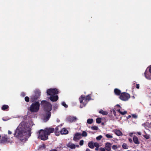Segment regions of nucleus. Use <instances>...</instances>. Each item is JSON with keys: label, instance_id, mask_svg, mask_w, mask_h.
<instances>
[{"label": "nucleus", "instance_id": "obj_28", "mask_svg": "<svg viewBox=\"0 0 151 151\" xmlns=\"http://www.w3.org/2000/svg\"><path fill=\"white\" fill-rule=\"evenodd\" d=\"M87 132L85 131H83L82 132V134H81V136H82L83 137H86L87 136Z\"/></svg>", "mask_w": 151, "mask_h": 151}, {"label": "nucleus", "instance_id": "obj_9", "mask_svg": "<svg viewBox=\"0 0 151 151\" xmlns=\"http://www.w3.org/2000/svg\"><path fill=\"white\" fill-rule=\"evenodd\" d=\"M81 137V134L78 132L76 133L73 138V140L76 141L80 139Z\"/></svg>", "mask_w": 151, "mask_h": 151}, {"label": "nucleus", "instance_id": "obj_12", "mask_svg": "<svg viewBox=\"0 0 151 151\" xmlns=\"http://www.w3.org/2000/svg\"><path fill=\"white\" fill-rule=\"evenodd\" d=\"M142 125L145 127V128L147 129L151 128V123L147 122L145 124H142Z\"/></svg>", "mask_w": 151, "mask_h": 151}, {"label": "nucleus", "instance_id": "obj_17", "mask_svg": "<svg viewBox=\"0 0 151 151\" xmlns=\"http://www.w3.org/2000/svg\"><path fill=\"white\" fill-rule=\"evenodd\" d=\"M144 74L146 78L148 79H151V74H150L149 72H147L146 71Z\"/></svg>", "mask_w": 151, "mask_h": 151}, {"label": "nucleus", "instance_id": "obj_20", "mask_svg": "<svg viewBox=\"0 0 151 151\" xmlns=\"http://www.w3.org/2000/svg\"><path fill=\"white\" fill-rule=\"evenodd\" d=\"M88 147L91 148L93 149L94 148L93 142V141H91L88 142Z\"/></svg>", "mask_w": 151, "mask_h": 151}, {"label": "nucleus", "instance_id": "obj_41", "mask_svg": "<svg viewBox=\"0 0 151 151\" xmlns=\"http://www.w3.org/2000/svg\"><path fill=\"white\" fill-rule=\"evenodd\" d=\"M149 68V73L151 74V65L148 68Z\"/></svg>", "mask_w": 151, "mask_h": 151}, {"label": "nucleus", "instance_id": "obj_35", "mask_svg": "<svg viewBox=\"0 0 151 151\" xmlns=\"http://www.w3.org/2000/svg\"><path fill=\"white\" fill-rule=\"evenodd\" d=\"M102 137V136L101 135H99L96 137V139L97 140H100Z\"/></svg>", "mask_w": 151, "mask_h": 151}, {"label": "nucleus", "instance_id": "obj_24", "mask_svg": "<svg viewBox=\"0 0 151 151\" xmlns=\"http://www.w3.org/2000/svg\"><path fill=\"white\" fill-rule=\"evenodd\" d=\"M117 111L119 112L118 113H119V114H120L123 115H124L127 113V111H124V112L121 111L120 109H118L117 110Z\"/></svg>", "mask_w": 151, "mask_h": 151}, {"label": "nucleus", "instance_id": "obj_44", "mask_svg": "<svg viewBox=\"0 0 151 151\" xmlns=\"http://www.w3.org/2000/svg\"><path fill=\"white\" fill-rule=\"evenodd\" d=\"M49 151H58L56 150L55 149H52L50 150Z\"/></svg>", "mask_w": 151, "mask_h": 151}, {"label": "nucleus", "instance_id": "obj_11", "mask_svg": "<svg viewBox=\"0 0 151 151\" xmlns=\"http://www.w3.org/2000/svg\"><path fill=\"white\" fill-rule=\"evenodd\" d=\"M49 99L50 100L53 102H55L57 101L58 99V96L56 95L54 96H51L49 98Z\"/></svg>", "mask_w": 151, "mask_h": 151}, {"label": "nucleus", "instance_id": "obj_15", "mask_svg": "<svg viewBox=\"0 0 151 151\" xmlns=\"http://www.w3.org/2000/svg\"><path fill=\"white\" fill-rule=\"evenodd\" d=\"M133 139L134 142L136 144H139L140 142L138 139V138L136 136H134L133 137Z\"/></svg>", "mask_w": 151, "mask_h": 151}, {"label": "nucleus", "instance_id": "obj_27", "mask_svg": "<svg viewBox=\"0 0 151 151\" xmlns=\"http://www.w3.org/2000/svg\"><path fill=\"white\" fill-rule=\"evenodd\" d=\"M93 122V119H88L87 120V123L89 124H91Z\"/></svg>", "mask_w": 151, "mask_h": 151}, {"label": "nucleus", "instance_id": "obj_30", "mask_svg": "<svg viewBox=\"0 0 151 151\" xmlns=\"http://www.w3.org/2000/svg\"><path fill=\"white\" fill-rule=\"evenodd\" d=\"M122 147L124 149H128L127 145L125 143H123V144Z\"/></svg>", "mask_w": 151, "mask_h": 151}, {"label": "nucleus", "instance_id": "obj_45", "mask_svg": "<svg viewBox=\"0 0 151 151\" xmlns=\"http://www.w3.org/2000/svg\"><path fill=\"white\" fill-rule=\"evenodd\" d=\"M8 133L9 134H11L12 133V132L11 131H10L9 130L8 131Z\"/></svg>", "mask_w": 151, "mask_h": 151}, {"label": "nucleus", "instance_id": "obj_39", "mask_svg": "<svg viewBox=\"0 0 151 151\" xmlns=\"http://www.w3.org/2000/svg\"><path fill=\"white\" fill-rule=\"evenodd\" d=\"M105 149L103 147H100L99 148V151H105Z\"/></svg>", "mask_w": 151, "mask_h": 151}, {"label": "nucleus", "instance_id": "obj_47", "mask_svg": "<svg viewBox=\"0 0 151 151\" xmlns=\"http://www.w3.org/2000/svg\"><path fill=\"white\" fill-rule=\"evenodd\" d=\"M129 140L130 142H132V140L131 139L129 138Z\"/></svg>", "mask_w": 151, "mask_h": 151}, {"label": "nucleus", "instance_id": "obj_16", "mask_svg": "<svg viewBox=\"0 0 151 151\" xmlns=\"http://www.w3.org/2000/svg\"><path fill=\"white\" fill-rule=\"evenodd\" d=\"M8 138L7 137V136H5L4 137H3L1 140V143H8Z\"/></svg>", "mask_w": 151, "mask_h": 151}, {"label": "nucleus", "instance_id": "obj_6", "mask_svg": "<svg viewBox=\"0 0 151 151\" xmlns=\"http://www.w3.org/2000/svg\"><path fill=\"white\" fill-rule=\"evenodd\" d=\"M91 94H89L86 96L82 95L79 98L80 103L81 104L82 103L84 105L83 101L84 100L86 102H88V101L91 100Z\"/></svg>", "mask_w": 151, "mask_h": 151}, {"label": "nucleus", "instance_id": "obj_7", "mask_svg": "<svg viewBox=\"0 0 151 151\" xmlns=\"http://www.w3.org/2000/svg\"><path fill=\"white\" fill-rule=\"evenodd\" d=\"M59 92L58 89L55 88L49 89L47 90V95L48 96H54L55 94H58Z\"/></svg>", "mask_w": 151, "mask_h": 151}, {"label": "nucleus", "instance_id": "obj_51", "mask_svg": "<svg viewBox=\"0 0 151 151\" xmlns=\"http://www.w3.org/2000/svg\"><path fill=\"white\" fill-rule=\"evenodd\" d=\"M137 134L139 135H141V133L140 132H137Z\"/></svg>", "mask_w": 151, "mask_h": 151}, {"label": "nucleus", "instance_id": "obj_43", "mask_svg": "<svg viewBox=\"0 0 151 151\" xmlns=\"http://www.w3.org/2000/svg\"><path fill=\"white\" fill-rule=\"evenodd\" d=\"M136 88H137L138 89V88H139V84H137L136 85Z\"/></svg>", "mask_w": 151, "mask_h": 151}, {"label": "nucleus", "instance_id": "obj_31", "mask_svg": "<svg viewBox=\"0 0 151 151\" xmlns=\"http://www.w3.org/2000/svg\"><path fill=\"white\" fill-rule=\"evenodd\" d=\"M94 147L95 146L96 147L99 148V144L97 142H95L94 144Z\"/></svg>", "mask_w": 151, "mask_h": 151}, {"label": "nucleus", "instance_id": "obj_48", "mask_svg": "<svg viewBox=\"0 0 151 151\" xmlns=\"http://www.w3.org/2000/svg\"><path fill=\"white\" fill-rule=\"evenodd\" d=\"M131 115H129L127 117V119H128L129 118H130L131 117Z\"/></svg>", "mask_w": 151, "mask_h": 151}, {"label": "nucleus", "instance_id": "obj_4", "mask_svg": "<svg viewBox=\"0 0 151 151\" xmlns=\"http://www.w3.org/2000/svg\"><path fill=\"white\" fill-rule=\"evenodd\" d=\"M40 104L39 101H36L33 103L29 108V110L31 112H37L39 110Z\"/></svg>", "mask_w": 151, "mask_h": 151}, {"label": "nucleus", "instance_id": "obj_36", "mask_svg": "<svg viewBox=\"0 0 151 151\" xmlns=\"http://www.w3.org/2000/svg\"><path fill=\"white\" fill-rule=\"evenodd\" d=\"M106 136L108 138H112V136L109 134H107L106 135Z\"/></svg>", "mask_w": 151, "mask_h": 151}, {"label": "nucleus", "instance_id": "obj_14", "mask_svg": "<svg viewBox=\"0 0 151 151\" xmlns=\"http://www.w3.org/2000/svg\"><path fill=\"white\" fill-rule=\"evenodd\" d=\"M66 146L70 148L71 149H74L76 148V145L70 142L68 143Z\"/></svg>", "mask_w": 151, "mask_h": 151}, {"label": "nucleus", "instance_id": "obj_49", "mask_svg": "<svg viewBox=\"0 0 151 151\" xmlns=\"http://www.w3.org/2000/svg\"><path fill=\"white\" fill-rule=\"evenodd\" d=\"M58 127H56L55 128V131H57L58 130Z\"/></svg>", "mask_w": 151, "mask_h": 151}, {"label": "nucleus", "instance_id": "obj_38", "mask_svg": "<svg viewBox=\"0 0 151 151\" xmlns=\"http://www.w3.org/2000/svg\"><path fill=\"white\" fill-rule=\"evenodd\" d=\"M84 143V141L83 140H81L79 142V145H80L82 146L83 145Z\"/></svg>", "mask_w": 151, "mask_h": 151}, {"label": "nucleus", "instance_id": "obj_37", "mask_svg": "<svg viewBox=\"0 0 151 151\" xmlns=\"http://www.w3.org/2000/svg\"><path fill=\"white\" fill-rule=\"evenodd\" d=\"M112 149L114 150H115L116 149L118 148V147H117V145H113L112 146Z\"/></svg>", "mask_w": 151, "mask_h": 151}, {"label": "nucleus", "instance_id": "obj_25", "mask_svg": "<svg viewBox=\"0 0 151 151\" xmlns=\"http://www.w3.org/2000/svg\"><path fill=\"white\" fill-rule=\"evenodd\" d=\"M9 108V106L8 105H3L1 107V109L3 111H4L6 109H8Z\"/></svg>", "mask_w": 151, "mask_h": 151}, {"label": "nucleus", "instance_id": "obj_22", "mask_svg": "<svg viewBox=\"0 0 151 151\" xmlns=\"http://www.w3.org/2000/svg\"><path fill=\"white\" fill-rule=\"evenodd\" d=\"M115 134L117 136L122 135V133L120 131L118 130H116L114 132Z\"/></svg>", "mask_w": 151, "mask_h": 151}, {"label": "nucleus", "instance_id": "obj_53", "mask_svg": "<svg viewBox=\"0 0 151 151\" xmlns=\"http://www.w3.org/2000/svg\"><path fill=\"white\" fill-rule=\"evenodd\" d=\"M76 147H79V145H76Z\"/></svg>", "mask_w": 151, "mask_h": 151}, {"label": "nucleus", "instance_id": "obj_42", "mask_svg": "<svg viewBox=\"0 0 151 151\" xmlns=\"http://www.w3.org/2000/svg\"><path fill=\"white\" fill-rule=\"evenodd\" d=\"M26 95V94H25V93L24 92H22V93H21V96H22V97H24Z\"/></svg>", "mask_w": 151, "mask_h": 151}, {"label": "nucleus", "instance_id": "obj_46", "mask_svg": "<svg viewBox=\"0 0 151 151\" xmlns=\"http://www.w3.org/2000/svg\"><path fill=\"white\" fill-rule=\"evenodd\" d=\"M116 106H117L119 108H121V107L120 106V105H119V104H117L116 105Z\"/></svg>", "mask_w": 151, "mask_h": 151}, {"label": "nucleus", "instance_id": "obj_23", "mask_svg": "<svg viewBox=\"0 0 151 151\" xmlns=\"http://www.w3.org/2000/svg\"><path fill=\"white\" fill-rule=\"evenodd\" d=\"M99 113L102 114L103 115H106L108 114V112L106 111H104L102 109L101 110L99 111Z\"/></svg>", "mask_w": 151, "mask_h": 151}, {"label": "nucleus", "instance_id": "obj_2", "mask_svg": "<svg viewBox=\"0 0 151 151\" xmlns=\"http://www.w3.org/2000/svg\"><path fill=\"white\" fill-rule=\"evenodd\" d=\"M40 104L44 108L45 111L44 121L46 122L49 120L51 116V113L50 111L52 110V105L50 103L45 100L42 101Z\"/></svg>", "mask_w": 151, "mask_h": 151}, {"label": "nucleus", "instance_id": "obj_1", "mask_svg": "<svg viewBox=\"0 0 151 151\" xmlns=\"http://www.w3.org/2000/svg\"><path fill=\"white\" fill-rule=\"evenodd\" d=\"M26 124L24 122H22L20 124V127L19 126L18 127L15 131L14 133L15 137L20 138L24 137V136L27 137L31 136V128L28 127Z\"/></svg>", "mask_w": 151, "mask_h": 151}, {"label": "nucleus", "instance_id": "obj_10", "mask_svg": "<svg viewBox=\"0 0 151 151\" xmlns=\"http://www.w3.org/2000/svg\"><path fill=\"white\" fill-rule=\"evenodd\" d=\"M112 144L109 142H107L106 143L105 149L106 151L110 150L111 149Z\"/></svg>", "mask_w": 151, "mask_h": 151}, {"label": "nucleus", "instance_id": "obj_18", "mask_svg": "<svg viewBox=\"0 0 151 151\" xmlns=\"http://www.w3.org/2000/svg\"><path fill=\"white\" fill-rule=\"evenodd\" d=\"M114 92L115 93V94L118 96L120 95L121 94V91L118 88H115L114 89Z\"/></svg>", "mask_w": 151, "mask_h": 151}, {"label": "nucleus", "instance_id": "obj_52", "mask_svg": "<svg viewBox=\"0 0 151 151\" xmlns=\"http://www.w3.org/2000/svg\"><path fill=\"white\" fill-rule=\"evenodd\" d=\"M129 135L130 136H132V133H131L129 134Z\"/></svg>", "mask_w": 151, "mask_h": 151}, {"label": "nucleus", "instance_id": "obj_5", "mask_svg": "<svg viewBox=\"0 0 151 151\" xmlns=\"http://www.w3.org/2000/svg\"><path fill=\"white\" fill-rule=\"evenodd\" d=\"M35 95L31 96L30 101L33 102H35L40 98L41 95L40 91L38 90H36L34 91Z\"/></svg>", "mask_w": 151, "mask_h": 151}, {"label": "nucleus", "instance_id": "obj_3", "mask_svg": "<svg viewBox=\"0 0 151 151\" xmlns=\"http://www.w3.org/2000/svg\"><path fill=\"white\" fill-rule=\"evenodd\" d=\"M54 129L52 128H46L44 130L40 129L38 131V138L43 140H45L48 139V136L50 133L53 132Z\"/></svg>", "mask_w": 151, "mask_h": 151}, {"label": "nucleus", "instance_id": "obj_8", "mask_svg": "<svg viewBox=\"0 0 151 151\" xmlns=\"http://www.w3.org/2000/svg\"><path fill=\"white\" fill-rule=\"evenodd\" d=\"M130 97L129 94L126 92L122 93L119 96L120 99L124 101L127 100Z\"/></svg>", "mask_w": 151, "mask_h": 151}, {"label": "nucleus", "instance_id": "obj_32", "mask_svg": "<svg viewBox=\"0 0 151 151\" xmlns=\"http://www.w3.org/2000/svg\"><path fill=\"white\" fill-rule=\"evenodd\" d=\"M62 105L65 108H67L68 107V106L65 102H63L62 103Z\"/></svg>", "mask_w": 151, "mask_h": 151}, {"label": "nucleus", "instance_id": "obj_29", "mask_svg": "<svg viewBox=\"0 0 151 151\" xmlns=\"http://www.w3.org/2000/svg\"><path fill=\"white\" fill-rule=\"evenodd\" d=\"M91 129L93 130H98V127L95 126H92L91 127Z\"/></svg>", "mask_w": 151, "mask_h": 151}, {"label": "nucleus", "instance_id": "obj_50", "mask_svg": "<svg viewBox=\"0 0 151 151\" xmlns=\"http://www.w3.org/2000/svg\"><path fill=\"white\" fill-rule=\"evenodd\" d=\"M99 150V148L96 147L95 149V150L96 151H98Z\"/></svg>", "mask_w": 151, "mask_h": 151}, {"label": "nucleus", "instance_id": "obj_19", "mask_svg": "<svg viewBox=\"0 0 151 151\" xmlns=\"http://www.w3.org/2000/svg\"><path fill=\"white\" fill-rule=\"evenodd\" d=\"M60 132L61 134H66L68 133V131L65 128H63L61 130Z\"/></svg>", "mask_w": 151, "mask_h": 151}, {"label": "nucleus", "instance_id": "obj_54", "mask_svg": "<svg viewBox=\"0 0 151 151\" xmlns=\"http://www.w3.org/2000/svg\"><path fill=\"white\" fill-rule=\"evenodd\" d=\"M102 124H104V123H102Z\"/></svg>", "mask_w": 151, "mask_h": 151}, {"label": "nucleus", "instance_id": "obj_13", "mask_svg": "<svg viewBox=\"0 0 151 151\" xmlns=\"http://www.w3.org/2000/svg\"><path fill=\"white\" fill-rule=\"evenodd\" d=\"M77 120V118L75 116H70L68 118V121L70 122H75Z\"/></svg>", "mask_w": 151, "mask_h": 151}, {"label": "nucleus", "instance_id": "obj_21", "mask_svg": "<svg viewBox=\"0 0 151 151\" xmlns=\"http://www.w3.org/2000/svg\"><path fill=\"white\" fill-rule=\"evenodd\" d=\"M112 112H113V114L114 115V116L116 117V118L118 119L119 118V113H117L116 112L114 109H112Z\"/></svg>", "mask_w": 151, "mask_h": 151}, {"label": "nucleus", "instance_id": "obj_40", "mask_svg": "<svg viewBox=\"0 0 151 151\" xmlns=\"http://www.w3.org/2000/svg\"><path fill=\"white\" fill-rule=\"evenodd\" d=\"M137 116L136 114H133V118L136 119L137 118Z\"/></svg>", "mask_w": 151, "mask_h": 151}, {"label": "nucleus", "instance_id": "obj_26", "mask_svg": "<svg viewBox=\"0 0 151 151\" xmlns=\"http://www.w3.org/2000/svg\"><path fill=\"white\" fill-rule=\"evenodd\" d=\"M101 118H97L96 119V123L98 124H100L101 122Z\"/></svg>", "mask_w": 151, "mask_h": 151}, {"label": "nucleus", "instance_id": "obj_33", "mask_svg": "<svg viewBox=\"0 0 151 151\" xmlns=\"http://www.w3.org/2000/svg\"><path fill=\"white\" fill-rule=\"evenodd\" d=\"M142 135L146 139H148L150 137L149 135L147 134H146L145 135Z\"/></svg>", "mask_w": 151, "mask_h": 151}, {"label": "nucleus", "instance_id": "obj_34", "mask_svg": "<svg viewBox=\"0 0 151 151\" xmlns=\"http://www.w3.org/2000/svg\"><path fill=\"white\" fill-rule=\"evenodd\" d=\"M24 99L25 101L27 102H28L29 101V99L28 96H26L25 97Z\"/></svg>", "mask_w": 151, "mask_h": 151}]
</instances>
